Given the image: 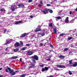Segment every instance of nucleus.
Masks as SVG:
<instances>
[{
  "instance_id": "nucleus-1",
  "label": "nucleus",
  "mask_w": 77,
  "mask_h": 77,
  "mask_svg": "<svg viewBox=\"0 0 77 77\" xmlns=\"http://www.w3.org/2000/svg\"><path fill=\"white\" fill-rule=\"evenodd\" d=\"M19 70H16L15 71V72H14V69H11V68H10V73L12 75H15L16 74V72H19Z\"/></svg>"
},
{
  "instance_id": "nucleus-2",
  "label": "nucleus",
  "mask_w": 77,
  "mask_h": 77,
  "mask_svg": "<svg viewBox=\"0 0 77 77\" xmlns=\"http://www.w3.org/2000/svg\"><path fill=\"white\" fill-rule=\"evenodd\" d=\"M31 58L33 59H34L35 60H39V57L38 56L35 55L34 56H32L31 57Z\"/></svg>"
},
{
  "instance_id": "nucleus-3",
  "label": "nucleus",
  "mask_w": 77,
  "mask_h": 77,
  "mask_svg": "<svg viewBox=\"0 0 77 77\" xmlns=\"http://www.w3.org/2000/svg\"><path fill=\"white\" fill-rule=\"evenodd\" d=\"M48 11H49V9L48 8H46L42 11V12L44 14H48Z\"/></svg>"
},
{
  "instance_id": "nucleus-4",
  "label": "nucleus",
  "mask_w": 77,
  "mask_h": 77,
  "mask_svg": "<svg viewBox=\"0 0 77 77\" xmlns=\"http://www.w3.org/2000/svg\"><path fill=\"white\" fill-rule=\"evenodd\" d=\"M48 70V67H45L44 68H42V72H44V71H47Z\"/></svg>"
},
{
  "instance_id": "nucleus-5",
  "label": "nucleus",
  "mask_w": 77,
  "mask_h": 77,
  "mask_svg": "<svg viewBox=\"0 0 77 77\" xmlns=\"http://www.w3.org/2000/svg\"><path fill=\"white\" fill-rule=\"evenodd\" d=\"M56 66H57L58 68H65L66 67H65V66L63 65H56Z\"/></svg>"
},
{
  "instance_id": "nucleus-6",
  "label": "nucleus",
  "mask_w": 77,
  "mask_h": 77,
  "mask_svg": "<svg viewBox=\"0 0 77 77\" xmlns=\"http://www.w3.org/2000/svg\"><path fill=\"white\" fill-rule=\"evenodd\" d=\"M34 53V52H32V51H28L27 53V54L28 55V56H31V55L33 54Z\"/></svg>"
},
{
  "instance_id": "nucleus-7",
  "label": "nucleus",
  "mask_w": 77,
  "mask_h": 77,
  "mask_svg": "<svg viewBox=\"0 0 77 77\" xmlns=\"http://www.w3.org/2000/svg\"><path fill=\"white\" fill-rule=\"evenodd\" d=\"M34 31L35 32H40L41 31V28H37L34 30Z\"/></svg>"
},
{
  "instance_id": "nucleus-8",
  "label": "nucleus",
  "mask_w": 77,
  "mask_h": 77,
  "mask_svg": "<svg viewBox=\"0 0 77 77\" xmlns=\"http://www.w3.org/2000/svg\"><path fill=\"white\" fill-rule=\"evenodd\" d=\"M27 35V33H25L23 34H22L20 36V37H21V38H24V37L26 36Z\"/></svg>"
},
{
  "instance_id": "nucleus-9",
  "label": "nucleus",
  "mask_w": 77,
  "mask_h": 77,
  "mask_svg": "<svg viewBox=\"0 0 77 77\" xmlns=\"http://www.w3.org/2000/svg\"><path fill=\"white\" fill-rule=\"evenodd\" d=\"M20 45V43H19L18 42H16V43H15L14 45V46H15V47H19Z\"/></svg>"
},
{
  "instance_id": "nucleus-10",
  "label": "nucleus",
  "mask_w": 77,
  "mask_h": 77,
  "mask_svg": "<svg viewBox=\"0 0 77 77\" xmlns=\"http://www.w3.org/2000/svg\"><path fill=\"white\" fill-rule=\"evenodd\" d=\"M10 42V39H7L6 40V43L5 44V45H7L8 44H9Z\"/></svg>"
},
{
  "instance_id": "nucleus-11",
  "label": "nucleus",
  "mask_w": 77,
  "mask_h": 77,
  "mask_svg": "<svg viewBox=\"0 0 77 77\" xmlns=\"http://www.w3.org/2000/svg\"><path fill=\"white\" fill-rule=\"evenodd\" d=\"M69 17H67L66 19L65 20V21L66 23H69Z\"/></svg>"
},
{
  "instance_id": "nucleus-12",
  "label": "nucleus",
  "mask_w": 77,
  "mask_h": 77,
  "mask_svg": "<svg viewBox=\"0 0 77 77\" xmlns=\"http://www.w3.org/2000/svg\"><path fill=\"white\" fill-rule=\"evenodd\" d=\"M15 6L14 5H12L11 6V9L12 11H14L15 10Z\"/></svg>"
},
{
  "instance_id": "nucleus-13",
  "label": "nucleus",
  "mask_w": 77,
  "mask_h": 77,
  "mask_svg": "<svg viewBox=\"0 0 77 77\" xmlns=\"http://www.w3.org/2000/svg\"><path fill=\"white\" fill-rule=\"evenodd\" d=\"M35 64H31L30 66L29 67L30 68H33V67H35Z\"/></svg>"
},
{
  "instance_id": "nucleus-14",
  "label": "nucleus",
  "mask_w": 77,
  "mask_h": 77,
  "mask_svg": "<svg viewBox=\"0 0 77 77\" xmlns=\"http://www.w3.org/2000/svg\"><path fill=\"white\" fill-rule=\"evenodd\" d=\"M17 6H19V7H24V5L23 4H19Z\"/></svg>"
},
{
  "instance_id": "nucleus-15",
  "label": "nucleus",
  "mask_w": 77,
  "mask_h": 77,
  "mask_svg": "<svg viewBox=\"0 0 77 77\" xmlns=\"http://www.w3.org/2000/svg\"><path fill=\"white\" fill-rule=\"evenodd\" d=\"M38 35H41V36H44L45 35V33L44 32H43L42 33H38Z\"/></svg>"
},
{
  "instance_id": "nucleus-16",
  "label": "nucleus",
  "mask_w": 77,
  "mask_h": 77,
  "mask_svg": "<svg viewBox=\"0 0 77 77\" xmlns=\"http://www.w3.org/2000/svg\"><path fill=\"white\" fill-rule=\"evenodd\" d=\"M58 57L60 59H64V58H65V57L63 55H60L58 56Z\"/></svg>"
},
{
  "instance_id": "nucleus-17",
  "label": "nucleus",
  "mask_w": 77,
  "mask_h": 77,
  "mask_svg": "<svg viewBox=\"0 0 77 77\" xmlns=\"http://www.w3.org/2000/svg\"><path fill=\"white\" fill-rule=\"evenodd\" d=\"M21 23H22V21H17L15 23V24H18Z\"/></svg>"
},
{
  "instance_id": "nucleus-18",
  "label": "nucleus",
  "mask_w": 77,
  "mask_h": 77,
  "mask_svg": "<svg viewBox=\"0 0 77 77\" xmlns=\"http://www.w3.org/2000/svg\"><path fill=\"white\" fill-rule=\"evenodd\" d=\"M77 66V62H76L74 64H73V67H75L76 66Z\"/></svg>"
},
{
  "instance_id": "nucleus-19",
  "label": "nucleus",
  "mask_w": 77,
  "mask_h": 77,
  "mask_svg": "<svg viewBox=\"0 0 77 77\" xmlns=\"http://www.w3.org/2000/svg\"><path fill=\"white\" fill-rule=\"evenodd\" d=\"M18 58V56H15L14 57H12L11 58V59H17Z\"/></svg>"
},
{
  "instance_id": "nucleus-20",
  "label": "nucleus",
  "mask_w": 77,
  "mask_h": 77,
  "mask_svg": "<svg viewBox=\"0 0 77 77\" xmlns=\"http://www.w3.org/2000/svg\"><path fill=\"white\" fill-rule=\"evenodd\" d=\"M14 52H17V51H19V48H16V49H14Z\"/></svg>"
},
{
  "instance_id": "nucleus-21",
  "label": "nucleus",
  "mask_w": 77,
  "mask_h": 77,
  "mask_svg": "<svg viewBox=\"0 0 77 77\" xmlns=\"http://www.w3.org/2000/svg\"><path fill=\"white\" fill-rule=\"evenodd\" d=\"M9 71H10V68H8L5 70V71L7 72H9Z\"/></svg>"
},
{
  "instance_id": "nucleus-22",
  "label": "nucleus",
  "mask_w": 77,
  "mask_h": 77,
  "mask_svg": "<svg viewBox=\"0 0 77 77\" xmlns=\"http://www.w3.org/2000/svg\"><path fill=\"white\" fill-rule=\"evenodd\" d=\"M4 32H6V34H8V31H7V30H6V29H5L4 30Z\"/></svg>"
},
{
  "instance_id": "nucleus-23",
  "label": "nucleus",
  "mask_w": 77,
  "mask_h": 77,
  "mask_svg": "<svg viewBox=\"0 0 77 77\" xmlns=\"http://www.w3.org/2000/svg\"><path fill=\"white\" fill-rule=\"evenodd\" d=\"M53 31L54 32V33H57V30L56 29L54 28L53 29Z\"/></svg>"
},
{
  "instance_id": "nucleus-24",
  "label": "nucleus",
  "mask_w": 77,
  "mask_h": 77,
  "mask_svg": "<svg viewBox=\"0 0 77 77\" xmlns=\"http://www.w3.org/2000/svg\"><path fill=\"white\" fill-rule=\"evenodd\" d=\"M49 9L48 12H49L50 13H53V10H51L50 9Z\"/></svg>"
},
{
  "instance_id": "nucleus-25",
  "label": "nucleus",
  "mask_w": 77,
  "mask_h": 77,
  "mask_svg": "<svg viewBox=\"0 0 77 77\" xmlns=\"http://www.w3.org/2000/svg\"><path fill=\"white\" fill-rule=\"evenodd\" d=\"M66 34L65 33H62L60 35V36H63L64 35H65Z\"/></svg>"
},
{
  "instance_id": "nucleus-26",
  "label": "nucleus",
  "mask_w": 77,
  "mask_h": 77,
  "mask_svg": "<svg viewBox=\"0 0 77 77\" xmlns=\"http://www.w3.org/2000/svg\"><path fill=\"white\" fill-rule=\"evenodd\" d=\"M0 11H1V12H5L6 11V10H5V9H1Z\"/></svg>"
},
{
  "instance_id": "nucleus-27",
  "label": "nucleus",
  "mask_w": 77,
  "mask_h": 77,
  "mask_svg": "<svg viewBox=\"0 0 77 77\" xmlns=\"http://www.w3.org/2000/svg\"><path fill=\"white\" fill-rule=\"evenodd\" d=\"M21 50H22L23 51H24V50H26V47H24L21 49Z\"/></svg>"
},
{
  "instance_id": "nucleus-28",
  "label": "nucleus",
  "mask_w": 77,
  "mask_h": 77,
  "mask_svg": "<svg viewBox=\"0 0 77 77\" xmlns=\"http://www.w3.org/2000/svg\"><path fill=\"white\" fill-rule=\"evenodd\" d=\"M49 26L51 27H53V24L52 23H49Z\"/></svg>"
},
{
  "instance_id": "nucleus-29",
  "label": "nucleus",
  "mask_w": 77,
  "mask_h": 77,
  "mask_svg": "<svg viewBox=\"0 0 77 77\" xmlns=\"http://www.w3.org/2000/svg\"><path fill=\"white\" fill-rule=\"evenodd\" d=\"M69 50V48H65L64 49V51H66L67 50Z\"/></svg>"
},
{
  "instance_id": "nucleus-30",
  "label": "nucleus",
  "mask_w": 77,
  "mask_h": 77,
  "mask_svg": "<svg viewBox=\"0 0 77 77\" xmlns=\"http://www.w3.org/2000/svg\"><path fill=\"white\" fill-rule=\"evenodd\" d=\"M32 60L34 63H35V64H36V61L35 60L33 59Z\"/></svg>"
},
{
  "instance_id": "nucleus-31",
  "label": "nucleus",
  "mask_w": 77,
  "mask_h": 77,
  "mask_svg": "<svg viewBox=\"0 0 77 77\" xmlns=\"http://www.w3.org/2000/svg\"><path fill=\"white\" fill-rule=\"evenodd\" d=\"M73 38L72 37H70L68 38V40H71V39H72Z\"/></svg>"
},
{
  "instance_id": "nucleus-32",
  "label": "nucleus",
  "mask_w": 77,
  "mask_h": 77,
  "mask_svg": "<svg viewBox=\"0 0 77 77\" xmlns=\"http://www.w3.org/2000/svg\"><path fill=\"white\" fill-rule=\"evenodd\" d=\"M25 76H26V75L23 74V75H21L20 76V77H25Z\"/></svg>"
},
{
  "instance_id": "nucleus-33",
  "label": "nucleus",
  "mask_w": 77,
  "mask_h": 77,
  "mask_svg": "<svg viewBox=\"0 0 77 77\" xmlns=\"http://www.w3.org/2000/svg\"><path fill=\"white\" fill-rule=\"evenodd\" d=\"M33 2V0H29L28 1V3H31Z\"/></svg>"
},
{
  "instance_id": "nucleus-34",
  "label": "nucleus",
  "mask_w": 77,
  "mask_h": 77,
  "mask_svg": "<svg viewBox=\"0 0 77 77\" xmlns=\"http://www.w3.org/2000/svg\"><path fill=\"white\" fill-rule=\"evenodd\" d=\"M69 74L70 75H72V72H71L69 71Z\"/></svg>"
},
{
  "instance_id": "nucleus-35",
  "label": "nucleus",
  "mask_w": 77,
  "mask_h": 77,
  "mask_svg": "<svg viewBox=\"0 0 77 77\" xmlns=\"http://www.w3.org/2000/svg\"><path fill=\"white\" fill-rule=\"evenodd\" d=\"M69 55H72V52L70 51L69 54Z\"/></svg>"
},
{
  "instance_id": "nucleus-36",
  "label": "nucleus",
  "mask_w": 77,
  "mask_h": 77,
  "mask_svg": "<svg viewBox=\"0 0 77 77\" xmlns=\"http://www.w3.org/2000/svg\"><path fill=\"white\" fill-rule=\"evenodd\" d=\"M72 60H69V64H71V63H72Z\"/></svg>"
},
{
  "instance_id": "nucleus-37",
  "label": "nucleus",
  "mask_w": 77,
  "mask_h": 77,
  "mask_svg": "<svg viewBox=\"0 0 77 77\" xmlns=\"http://www.w3.org/2000/svg\"><path fill=\"white\" fill-rule=\"evenodd\" d=\"M57 19L58 20H60L61 19V17L58 16L57 17Z\"/></svg>"
},
{
  "instance_id": "nucleus-38",
  "label": "nucleus",
  "mask_w": 77,
  "mask_h": 77,
  "mask_svg": "<svg viewBox=\"0 0 77 77\" xmlns=\"http://www.w3.org/2000/svg\"><path fill=\"white\" fill-rule=\"evenodd\" d=\"M43 45L44 44H42V43H41L40 44V47H42V46H43Z\"/></svg>"
},
{
  "instance_id": "nucleus-39",
  "label": "nucleus",
  "mask_w": 77,
  "mask_h": 77,
  "mask_svg": "<svg viewBox=\"0 0 77 77\" xmlns=\"http://www.w3.org/2000/svg\"><path fill=\"white\" fill-rule=\"evenodd\" d=\"M38 6L39 7V8H41V6H42V5H38Z\"/></svg>"
},
{
  "instance_id": "nucleus-40",
  "label": "nucleus",
  "mask_w": 77,
  "mask_h": 77,
  "mask_svg": "<svg viewBox=\"0 0 77 77\" xmlns=\"http://www.w3.org/2000/svg\"><path fill=\"white\" fill-rule=\"evenodd\" d=\"M40 66H41V67H44V65H40Z\"/></svg>"
},
{
  "instance_id": "nucleus-41",
  "label": "nucleus",
  "mask_w": 77,
  "mask_h": 77,
  "mask_svg": "<svg viewBox=\"0 0 77 77\" xmlns=\"http://www.w3.org/2000/svg\"><path fill=\"white\" fill-rule=\"evenodd\" d=\"M20 44L21 45H23V42H20Z\"/></svg>"
},
{
  "instance_id": "nucleus-42",
  "label": "nucleus",
  "mask_w": 77,
  "mask_h": 77,
  "mask_svg": "<svg viewBox=\"0 0 77 77\" xmlns=\"http://www.w3.org/2000/svg\"><path fill=\"white\" fill-rule=\"evenodd\" d=\"M9 50V48H6V49H5L6 51H7V50Z\"/></svg>"
},
{
  "instance_id": "nucleus-43",
  "label": "nucleus",
  "mask_w": 77,
  "mask_h": 77,
  "mask_svg": "<svg viewBox=\"0 0 77 77\" xmlns=\"http://www.w3.org/2000/svg\"><path fill=\"white\" fill-rule=\"evenodd\" d=\"M26 46H28V47H30V45L29 44H26Z\"/></svg>"
},
{
  "instance_id": "nucleus-44",
  "label": "nucleus",
  "mask_w": 77,
  "mask_h": 77,
  "mask_svg": "<svg viewBox=\"0 0 77 77\" xmlns=\"http://www.w3.org/2000/svg\"><path fill=\"white\" fill-rule=\"evenodd\" d=\"M73 63H71L70 64V66H73Z\"/></svg>"
},
{
  "instance_id": "nucleus-45",
  "label": "nucleus",
  "mask_w": 77,
  "mask_h": 77,
  "mask_svg": "<svg viewBox=\"0 0 77 77\" xmlns=\"http://www.w3.org/2000/svg\"><path fill=\"white\" fill-rule=\"evenodd\" d=\"M50 46L51 48H53V45H50Z\"/></svg>"
},
{
  "instance_id": "nucleus-46",
  "label": "nucleus",
  "mask_w": 77,
  "mask_h": 77,
  "mask_svg": "<svg viewBox=\"0 0 77 77\" xmlns=\"http://www.w3.org/2000/svg\"><path fill=\"white\" fill-rule=\"evenodd\" d=\"M47 6H51V5H50L49 4H47Z\"/></svg>"
},
{
  "instance_id": "nucleus-47",
  "label": "nucleus",
  "mask_w": 77,
  "mask_h": 77,
  "mask_svg": "<svg viewBox=\"0 0 77 77\" xmlns=\"http://www.w3.org/2000/svg\"><path fill=\"white\" fill-rule=\"evenodd\" d=\"M38 28H41V26L40 25H39L38 26Z\"/></svg>"
},
{
  "instance_id": "nucleus-48",
  "label": "nucleus",
  "mask_w": 77,
  "mask_h": 77,
  "mask_svg": "<svg viewBox=\"0 0 77 77\" xmlns=\"http://www.w3.org/2000/svg\"><path fill=\"white\" fill-rule=\"evenodd\" d=\"M50 60H51V59L50 58L49 59H47V60H48V61H50Z\"/></svg>"
},
{
  "instance_id": "nucleus-49",
  "label": "nucleus",
  "mask_w": 77,
  "mask_h": 77,
  "mask_svg": "<svg viewBox=\"0 0 77 77\" xmlns=\"http://www.w3.org/2000/svg\"><path fill=\"white\" fill-rule=\"evenodd\" d=\"M30 18H33V16H32V15L30 16Z\"/></svg>"
},
{
  "instance_id": "nucleus-50",
  "label": "nucleus",
  "mask_w": 77,
  "mask_h": 77,
  "mask_svg": "<svg viewBox=\"0 0 77 77\" xmlns=\"http://www.w3.org/2000/svg\"><path fill=\"white\" fill-rule=\"evenodd\" d=\"M42 2V1H41L40 3H41V4H42V5H43V3Z\"/></svg>"
},
{
  "instance_id": "nucleus-51",
  "label": "nucleus",
  "mask_w": 77,
  "mask_h": 77,
  "mask_svg": "<svg viewBox=\"0 0 77 77\" xmlns=\"http://www.w3.org/2000/svg\"><path fill=\"white\" fill-rule=\"evenodd\" d=\"M20 62H21V61H22V58H20Z\"/></svg>"
},
{
  "instance_id": "nucleus-52",
  "label": "nucleus",
  "mask_w": 77,
  "mask_h": 77,
  "mask_svg": "<svg viewBox=\"0 0 77 77\" xmlns=\"http://www.w3.org/2000/svg\"><path fill=\"white\" fill-rule=\"evenodd\" d=\"M70 15H71V14H72V11H70Z\"/></svg>"
},
{
  "instance_id": "nucleus-53",
  "label": "nucleus",
  "mask_w": 77,
  "mask_h": 77,
  "mask_svg": "<svg viewBox=\"0 0 77 77\" xmlns=\"http://www.w3.org/2000/svg\"><path fill=\"white\" fill-rule=\"evenodd\" d=\"M2 68H0V71L1 70H2Z\"/></svg>"
},
{
  "instance_id": "nucleus-54",
  "label": "nucleus",
  "mask_w": 77,
  "mask_h": 77,
  "mask_svg": "<svg viewBox=\"0 0 77 77\" xmlns=\"http://www.w3.org/2000/svg\"><path fill=\"white\" fill-rule=\"evenodd\" d=\"M2 76H3L2 75H0V77H2Z\"/></svg>"
},
{
  "instance_id": "nucleus-55",
  "label": "nucleus",
  "mask_w": 77,
  "mask_h": 77,
  "mask_svg": "<svg viewBox=\"0 0 77 77\" xmlns=\"http://www.w3.org/2000/svg\"><path fill=\"white\" fill-rule=\"evenodd\" d=\"M75 10H76V11H77V8L76 9H75Z\"/></svg>"
},
{
  "instance_id": "nucleus-56",
  "label": "nucleus",
  "mask_w": 77,
  "mask_h": 77,
  "mask_svg": "<svg viewBox=\"0 0 77 77\" xmlns=\"http://www.w3.org/2000/svg\"><path fill=\"white\" fill-rule=\"evenodd\" d=\"M50 3H51V4H53V2H51Z\"/></svg>"
},
{
  "instance_id": "nucleus-57",
  "label": "nucleus",
  "mask_w": 77,
  "mask_h": 77,
  "mask_svg": "<svg viewBox=\"0 0 77 77\" xmlns=\"http://www.w3.org/2000/svg\"><path fill=\"white\" fill-rule=\"evenodd\" d=\"M73 47V46H72V45L71 46V47Z\"/></svg>"
},
{
  "instance_id": "nucleus-58",
  "label": "nucleus",
  "mask_w": 77,
  "mask_h": 77,
  "mask_svg": "<svg viewBox=\"0 0 77 77\" xmlns=\"http://www.w3.org/2000/svg\"><path fill=\"white\" fill-rule=\"evenodd\" d=\"M54 1H57V0H54Z\"/></svg>"
},
{
  "instance_id": "nucleus-59",
  "label": "nucleus",
  "mask_w": 77,
  "mask_h": 77,
  "mask_svg": "<svg viewBox=\"0 0 77 77\" xmlns=\"http://www.w3.org/2000/svg\"><path fill=\"white\" fill-rule=\"evenodd\" d=\"M11 54H14V53H11Z\"/></svg>"
},
{
  "instance_id": "nucleus-60",
  "label": "nucleus",
  "mask_w": 77,
  "mask_h": 77,
  "mask_svg": "<svg viewBox=\"0 0 77 77\" xmlns=\"http://www.w3.org/2000/svg\"><path fill=\"white\" fill-rule=\"evenodd\" d=\"M76 36H77V34L76 35Z\"/></svg>"
},
{
  "instance_id": "nucleus-61",
  "label": "nucleus",
  "mask_w": 77,
  "mask_h": 77,
  "mask_svg": "<svg viewBox=\"0 0 77 77\" xmlns=\"http://www.w3.org/2000/svg\"><path fill=\"white\" fill-rule=\"evenodd\" d=\"M36 5H38V3H36Z\"/></svg>"
},
{
  "instance_id": "nucleus-62",
  "label": "nucleus",
  "mask_w": 77,
  "mask_h": 77,
  "mask_svg": "<svg viewBox=\"0 0 77 77\" xmlns=\"http://www.w3.org/2000/svg\"><path fill=\"white\" fill-rule=\"evenodd\" d=\"M62 11H60V12H62Z\"/></svg>"
},
{
  "instance_id": "nucleus-63",
  "label": "nucleus",
  "mask_w": 77,
  "mask_h": 77,
  "mask_svg": "<svg viewBox=\"0 0 77 77\" xmlns=\"http://www.w3.org/2000/svg\"><path fill=\"white\" fill-rule=\"evenodd\" d=\"M37 36H38V37H39V35H38Z\"/></svg>"
},
{
  "instance_id": "nucleus-64",
  "label": "nucleus",
  "mask_w": 77,
  "mask_h": 77,
  "mask_svg": "<svg viewBox=\"0 0 77 77\" xmlns=\"http://www.w3.org/2000/svg\"><path fill=\"white\" fill-rule=\"evenodd\" d=\"M8 14H9V13H8Z\"/></svg>"
}]
</instances>
